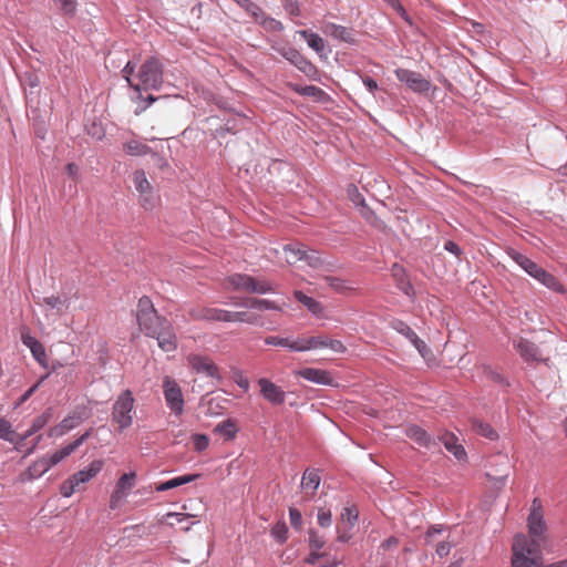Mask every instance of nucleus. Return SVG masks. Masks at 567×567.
<instances>
[{
	"label": "nucleus",
	"mask_w": 567,
	"mask_h": 567,
	"mask_svg": "<svg viewBox=\"0 0 567 567\" xmlns=\"http://www.w3.org/2000/svg\"><path fill=\"white\" fill-rule=\"evenodd\" d=\"M511 567H545L539 542L524 534L514 537Z\"/></svg>",
	"instance_id": "obj_1"
},
{
	"label": "nucleus",
	"mask_w": 567,
	"mask_h": 567,
	"mask_svg": "<svg viewBox=\"0 0 567 567\" xmlns=\"http://www.w3.org/2000/svg\"><path fill=\"white\" fill-rule=\"evenodd\" d=\"M508 257L515 261L527 275L537 280L540 285L547 289L557 292L565 293L566 289L563 284L553 274L548 272L542 266L529 259L527 256L517 251L514 248L506 250Z\"/></svg>",
	"instance_id": "obj_2"
},
{
	"label": "nucleus",
	"mask_w": 567,
	"mask_h": 567,
	"mask_svg": "<svg viewBox=\"0 0 567 567\" xmlns=\"http://www.w3.org/2000/svg\"><path fill=\"white\" fill-rule=\"evenodd\" d=\"M89 436V433H84L79 439L73 441L72 443L56 450L50 455L43 456L37 460L32 465L29 466L27 472L23 474L25 478L33 480L41 477L45 474L52 466L59 464L69 455H71L76 449H79L84 440Z\"/></svg>",
	"instance_id": "obj_3"
},
{
	"label": "nucleus",
	"mask_w": 567,
	"mask_h": 567,
	"mask_svg": "<svg viewBox=\"0 0 567 567\" xmlns=\"http://www.w3.org/2000/svg\"><path fill=\"white\" fill-rule=\"evenodd\" d=\"M134 396L131 390H124L115 400L112 409V421L116 433H123L133 424Z\"/></svg>",
	"instance_id": "obj_4"
},
{
	"label": "nucleus",
	"mask_w": 567,
	"mask_h": 567,
	"mask_svg": "<svg viewBox=\"0 0 567 567\" xmlns=\"http://www.w3.org/2000/svg\"><path fill=\"white\" fill-rule=\"evenodd\" d=\"M136 321L140 330L147 337L154 330L162 326L168 319L158 315L153 301L147 296L140 298L135 312Z\"/></svg>",
	"instance_id": "obj_5"
},
{
	"label": "nucleus",
	"mask_w": 567,
	"mask_h": 567,
	"mask_svg": "<svg viewBox=\"0 0 567 567\" xmlns=\"http://www.w3.org/2000/svg\"><path fill=\"white\" fill-rule=\"evenodd\" d=\"M137 76L144 91H158L164 83V65L156 56H150L142 63Z\"/></svg>",
	"instance_id": "obj_6"
},
{
	"label": "nucleus",
	"mask_w": 567,
	"mask_h": 567,
	"mask_svg": "<svg viewBox=\"0 0 567 567\" xmlns=\"http://www.w3.org/2000/svg\"><path fill=\"white\" fill-rule=\"evenodd\" d=\"M198 317L206 321L258 324V316L246 311H228L219 308H204L200 310Z\"/></svg>",
	"instance_id": "obj_7"
},
{
	"label": "nucleus",
	"mask_w": 567,
	"mask_h": 567,
	"mask_svg": "<svg viewBox=\"0 0 567 567\" xmlns=\"http://www.w3.org/2000/svg\"><path fill=\"white\" fill-rule=\"evenodd\" d=\"M227 280L235 290L258 295H266L275 291L274 286L269 281L259 280L246 274H233L227 278Z\"/></svg>",
	"instance_id": "obj_8"
},
{
	"label": "nucleus",
	"mask_w": 567,
	"mask_h": 567,
	"mask_svg": "<svg viewBox=\"0 0 567 567\" xmlns=\"http://www.w3.org/2000/svg\"><path fill=\"white\" fill-rule=\"evenodd\" d=\"M132 182L136 193L138 194L140 205L145 210L154 209L159 198L148 182L145 172L143 169H136L132 175Z\"/></svg>",
	"instance_id": "obj_9"
},
{
	"label": "nucleus",
	"mask_w": 567,
	"mask_h": 567,
	"mask_svg": "<svg viewBox=\"0 0 567 567\" xmlns=\"http://www.w3.org/2000/svg\"><path fill=\"white\" fill-rule=\"evenodd\" d=\"M163 392L168 409L175 415H181L184 410V396L178 383L171 377L163 380Z\"/></svg>",
	"instance_id": "obj_10"
},
{
	"label": "nucleus",
	"mask_w": 567,
	"mask_h": 567,
	"mask_svg": "<svg viewBox=\"0 0 567 567\" xmlns=\"http://www.w3.org/2000/svg\"><path fill=\"white\" fill-rule=\"evenodd\" d=\"M394 74L401 83L414 93H426L431 89V82L416 71L399 68L394 71Z\"/></svg>",
	"instance_id": "obj_11"
},
{
	"label": "nucleus",
	"mask_w": 567,
	"mask_h": 567,
	"mask_svg": "<svg viewBox=\"0 0 567 567\" xmlns=\"http://www.w3.org/2000/svg\"><path fill=\"white\" fill-rule=\"evenodd\" d=\"M148 337L155 339L164 352H174L178 347L175 329L169 320L164 321Z\"/></svg>",
	"instance_id": "obj_12"
},
{
	"label": "nucleus",
	"mask_w": 567,
	"mask_h": 567,
	"mask_svg": "<svg viewBox=\"0 0 567 567\" xmlns=\"http://www.w3.org/2000/svg\"><path fill=\"white\" fill-rule=\"evenodd\" d=\"M187 362L197 374L218 381L223 379L219 368L206 355L192 353L187 357Z\"/></svg>",
	"instance_id": "obj_13"
},
{
	"label": "nucleus",
	"mask_w": 567,
	"mask_h": 567,
	"mask_svg": "<svg viewBox=\"0 0 567 567\" xmlns=\"http://www.w3.org/2000/svg\"><path fill=\"white\" fill-rule=\"evenodd\" d=\"M136 474L134 472L124 473L116 482L115 488L109 499V508L120 507L121 502L128 495L135 484Z\"/></svg>",
	"instance_id": "obj_14"
},
{
	"label": "nucleus",
	"mask_w": 567,
	"mask_h": 567,
	"mask_svg": "<svg viewBox=\"0 0 567 567\" xmlns=\"http://www.w3.org/2000/svg\"><path fill=\"white\" fill-rule=\"evenodd\" d=\"M258 385L261 396L272 405H280L286 400V392L267 378H260Z\"/></svg>",
	"instance_id": "obj_15"
},
{
	"label": "nucleus",
	"mask_w": 567,
	"mask_h": 567,
	"mask_svg": "<svg viewBox=\"0 0 567 567\" xmlns=\"http://www.w3.org/2000/svg\"><path fill=\"white\" fill-rule=\"evenodd\" d=\"M323 32L331 38L342 41L347 44H357V32L353 28L340 25L333 22H327L323 27Z\"/></svg>",
	"instance_id": "obj_16"
},
{
	"label": "nucleus",
	"mask_w": 567,
	"mask_h": 567,
	"mask_svg": "<svg viewBox=\"0 0 567 567\" xmlns=\"http://www.w3.org/2000/svg\"><path fill=\"white\" fill-rule=\"evenodd\" d=\"M271 50H274L275 52L280 54L285 60H287L290 64H292L298 71L309 60L303 54H301L296 48H293L289 44L275 42L271 44Z\"/></svg>",
	"instance_id": "obj_17"
},
{
	"label": "nucleus",
	"mask_w": 567,
	"mask_h": 567,
	"mask_svg": "<svg viewBox=\"0 0 567 567\" xmlns=\"http://www.w3.org/2000/svg\"><path fill=\"white\" fill-rule=\"evenodd\" d=\"M527 525L532 537H540L546 530L542 514V505L537 498L533 501L530 513L527 518Z\"/></svg>",
	"instance_id": "obj_18"
},
{
	"label": "nucleus",
	"mask_w": 567,
	"mask_h": 567,
	"mask_svg": "<svg viewBox=\"0 0 567 567\" xmlns=\"http://www.w3.org/2000/svg\"><path fill=\"white\" fill-rule=\"evenodd\" d=\"M514 348L525 362H540L544 360L538 346L527 339L519 338L515 340Z\"/></svg>",
	"instance_id": "obj_19"
},
{
	"label": "nucleus",
	"mask_w": 567,
	"mask_h": 567,
	"mask_svg": "<svg viewBox=\"0 0 567 567\" xmlns=\"http://www.w3.org/2000/svg\"><path fill=\"white\" fill-rule=\"evenodd\" d=\"M132 89L134 91L132 95V100L135 102H138L137 109L135 110V114H140L141 112H144L148 106H151L154 102L163 99V101H169L171 99H178L179 95L168 96H155L153 94H147L144 96L142 94V86L140 84L132 85Z\"/></svg>",
	"instance_id": "obj_20"
},
{
	"label": "nucleus",
	"mask_w": 567,
	"mask_h": 567,
	"mask_svg": "<svg viewBox=\"0 0 567 567\" xmlns=\"http://www.w3.org/2000/svg\"><path fill=\"white\" fill-rule=\"evenodd\" d=\"M297 374L316 384L320 385H333V378L327 370L317 368H303L297 372Z\"/></svg>",
	"instance_id": "obj_21"
},
{
	"label": "nucleus",
	"mask_w": 567,
	"mask_h": 567,
	"mask_svg": "<svg viewBox=\"0 0 567 567\" xmlns=\"http://www.w3.org/2000/svg\"><path fill=\"white\" fill-rule=\"evenodd\" d=\"M437 440L444 445L446 451H449L457 461L466 460V451L462 444L458 443V439L455 434L451 432H445L444 434L437 436Z\"/></svg>",
	"instance_id": "obj_22"
},
{
	"label": "nucleus",
	"mask_w": 567,
	"mask_h": 567,
	"mask_svg": "<svg viewBox=\"0 0 567 567\" xmlns=\"http://www.w3.org/2000/svg\"><path fill=\"white\" fill-rule=\"evenodd\" d=\"M405 434L409 439H411L422 447L430 449L436 445V440L419 425L413 424L408 426L405 430Z\"/></svg>",
	"instance_id": "obj_23"
},
{
	"label": "nucleus",
	"mask_w": 567,
	"mask_h": 567,
	"mask_svg": "<svg viewBox=\"0 0 567 567\" xmlns=\"http://www.w3.org/2000/svg\"><path fill=\"white\" fill-rule=\"evenodd\" d=\"M245 116L235 114L226 118L224 124L215 128L214 137L220 138L226 134H236L244 125Z\"/></svg>",
	"instance_id": "obj_24"
},
{
	"label": "nucleus",
	"mask_w": 567,
	"mask_h": 567,
	"mask_svg": "<svg viewBox=\"0 0 567 567\" xmlns=\"http://www.w3.org/2000/svg\"><path fill=\"white\" fill-rule=\"evenodd\" d=\"M81 423V416L73 413L64 417L58 425L53 426L50 432V437H60L76 427Z\"/></svg>",
	"instance_id": "obj_25"
},
{
	"label": "nucleus",
	"mask_w": 567,
	"mask_h": 567,
	"mask_svg": "<svg viewBox=\"0 0 567 567\" xmlns=\"http://www.w3.org/2000/svg\"><path fill=\"white\" fill-rule=\"evenodd\" d=\"M103 462L102 461H94L90 464V466L85 470L79 471L78 473L73 474L71 477L73 478L74 484L78 485V487L81 484H84L89 481H91L93 477L96 476V474L102 470Z\"/></svg>",
	"instance_id": "obj_26"
},
{
	"label": "nucleus",
	"mask_w": 567,
	"mask_h": 567,
	"mask_svg": "<svg viewBox=\"0 0 567 567\" xmlns=\"http://www.w3.org/2000/svg\"><path fill=\"white\" fill-rule=\"evenodd\" d=\"M293 296L296 300L302 303L312 315L319 316L322 312L323 307L321 302L312 297L307 296L303 291L295 290Z\"/></svg>",
	"instance_id": "obj_27"
},
{
	"label": "nucleus",
	"mask_w": 567,
	"mask_h": 567,
	"mask_svg": "<svg viewBox=\"0 0 567 567\" xmlns=\"http://www.w3.org/2000/svg\"><path fill=\"white\" fill-rule=\"evenodd\" d=\"M297 33L303 38L310 49L317 53H321L324 50L323 39L311 30H298Z\"/></svg>",
	"instance_id": "obj_28"
},
{
	"label": "nucleus",
	"mask_w": 567,
	"mask_h": 567,
	"mask_svg": "<svg viewBox=\"0 0 567 567\" xmlns=\"http://www.w3.org/2000/svg\"><path fill=\"white\" fill-rule=\"evenodd\" d=\"M389 327L393 329L395 332L403 336L411 343L419 337L416 332L405 321L401 319H392L389 323Z\"/></svg>",
	"instance_id": "obj_29"
},
{
	"label": "nucleus",
	"mask_w": 567,
	"mask_h": 567,
	"mask_svg": "<svg viewBox=\"0 0 567 567\" xmlns=\"http://www.w3.org/2000/svg\"><path fill=\"white\" fill-rule=\"evenodd\" d=\"M321 478L317 468H307L301 478V487L311 489L313 493L318 489Z\"/></svg>",
	"instance_id": "obj_30"
},
{
	"label": "nucleus",
	"mask_w": 567,
	"mask_h": 567,
	"mask_svg": "<svg viewBox=\"0 0 567 567\" xmlns=\"http://www.w3.org/2000/svg\"><path fill=\"white\" fill-rule=\"evenodd\" d=\"M291 89L295 93L301 96L315 97L318 101H321L327 95L322 89L316 85L292 84Z\"/></svg>",
	"instance_id": "obj_31"
},
{
	"label": "nucleus",
	"mask_w": 567,
	"mask_h": 567,
	"mask_svg": "<svg viewBox=\"0 0 567 567\" xmlns=\"http://www.w3.org/2000/svg\"><path fill=\"white\" fill-rule=\"evenodd\" d=\"M309 550V554L303 558L305 564L316 565L320 559H326L323 564H320V567H334L337 565V560L334 558L330 559L326 551L312 549Z\"/></svg>",
	"instance_id": "obj_32"
},
{
	"label": "nucleus",
	"mask_w": 567,
	"mask_h": 567,
	"mask_svg": "<svg viewBox=\"0 0 567 567\" xmlns=\"http://www.w3.org/2000/svg\"><path fill=\"white\" fill-rule=\"evenodd\" d=\"M214 432L223 435L225 440H234L238 432V427L236 422L231 419H226L218 424H216Z\"/></svg>",
	"instance_id": "obj_33"
},
{
	"label": "nucleus",
	"mask_w": 567,
	"mask_h": 567,
	"mask_svg": "<svg viewBox=\"0 0 567 567\" xmlns=\"http://www.w3.org/2000/svg\"><path fill=\"white\" fill-rule=\"evenodd\" d=\"M472 429L476 434L484 436L491 441H494L498 437V434L493 429V426L486 422L481 421V420L474 419L472 421Z\"/></svg>",
	"instance_id": "obj_34"
},
{
	"label": "nucleus",
	"mask_w": 567,
	"mask_h": 567,
	"mask_svg": "<svg viewBox=\"0 0 567 567\" xmlns=\"http://www.w3.org/2000/svg\"><path fill=\"white\" fill-rule=\"evenodd\" d=\"M239 8L245 10L256 21H259V17H262V9L251 0H233Z\"/></svg>",
	"instance_id": "obj_35"
},
{
	"label": "nucleus",
	"mask_w": 567,
	"mask_h": 567,
	"mask_svg": "<svg viewBox=\"0 0 567 567\" xmlns=\"http://www.w3.org/2000/svg\"><path fill=\"white\" fill-rule=\"evenodd\" d=\"M307 542L309 549L312 550H321L327 544L324 536L315 528H309Z\"/></svg>",
	"instance_id": "obj_36"
},
{
	"label": "nucleus",
	"mask_w": 567,
	"mask_h": 567,
	"mask_svg": "<svg viewBox=\"0 0 567 567\" xmlns=\"http://www.w3.org/2000/svg\"><path fill=\"white\" fill-rule=\"evenodd\" d=\"M324 281L331 289L340 293H344L349 290H352V286L349 284V281L339 277L327 276L324 278Z\"/></svg>",
	"instance_id": "obj_37"
},
{
	"label": "nucleus",
	"mask_w": 567,
	"mask_h": 567,
	"mask_svg": "<svg viewBox=\"0 0 567 567\" xmlns=\"http://www.w3.org/2000/svg\"><path fill=\"white\" fill-rule=\"evenodd\" d=\"M250 308L258 310H272V311H282V306L277 303L276 301L269 299H254L250 303Z\"/></svg>",
	"instance_id": "obj_38"
},
{
	"label": "nucleus",
	"mask_w": 567,
	"mask_h": 567,
	"mask_svg": "<svg viewBox=\"0 0 567 567\" xmlns=\"http://www.w3.org/2000/svg\"><path fill=\"white\" fill-rule=\"evenodd\" d=\"M124 151L130 155H146L151 148L137 141H130L124 144Z\"/></svg>",
	"instance_id": "obj_39"
},
{
	"label": "nucleus",
	"mask_w": 567,
	"mask_h": 567,
	"mask_svg": "<svg viewBox=\"0 0 567 567\" xmlns=\"http://www.w3.org/2000/svg\"><path fill=\"white\" fill-rule=\"evenodd\" d=\"M271 536L279 543L285 544L288 538V526L285 522L276 523L270 530Z\"/></svg>",
	"instance_id": "obj_40"
},
{
	"label": "nucleus",
	"mask_w": 567,
	"mask_h": 567,
	"mask_svg": "<svg viewBox=\"0 0 567 567\" xmlns=\"http://www.w3.org/2000/svg\"><path fill=\"white\" fill-rule=\"evenodd\" d=\"M391 276L393 277L395 287L402 285L405 281H410V278H409V275H408L405 268L398 262H394L391 266Z\"/></svg>",
	"instance_id": "obj_41"
},
{
	"label": "nucleus",
	"mask_w": 567,
	"mask_h": 567,
	"mask_svg": "<svg viewBox=\"0 0 567 567\" xmlns=\"http://www.w3.org/2000/svg\"><path fill=\"white\" fill-rule=\"evenodd\" d=\"M260 24L267 30V31H274V32H280L284 30V24L271 17H268L262 11V17H259Z\"/></svg>",
	"instance_id": "obj_42"
},
{
	"label": "nucleus",
	"mask_w": 567,
	"mask_h": 567,
	"mask_svg": "<svg viewBox=\"0 0 567 567\" xmlns=\"http://www.w3.org/2000/svg\"><path fill=\"white\" fill-rule=\"evenodd\" d=\"M309 267L317 269L320 268L322 255L315 249H307V252L301 257Z\"/></svg>",
	"instance_id": "obj_43"
},
{
	"label": "nucleus",
	"mask_w": 567,
	"mask_h": 567,
	"mask_svg": "<svg viewBox=\"0 0 567 567\" xmlns=\"http://www.w3.org/2000/svg\"><path fill=\"white\" fill-rule=\"evenodd\" d=\"M87 134L91 135L93 138L101 141L105 136V127L102 121L99 123L93 120L90 124L86 125Z\"/></svg>",
	"instance_id": "obj_44"
},
{
	"label": "nucleus",
	"mask_w": 567,
	"mask_h": 567,
	"mask_svg": "<svg viewBox=\"0 0 567 567\" xmlns=\"http://www.w3.org/2000/svg\"><path fill=\"white\" fill-rule=\"evenodd\" d=\"M299 71L310 81L319 82L321 80L320 70L310 60H308Z\"/></svg>",
	"instance_id": "obj_45"
},
{
	"label": "nucleus",
	"mask_w": 567,
	"mask_h": 567,
	"mask_svg": "<svg viewBox=\"0 0 567 567\" xmlns=\"http://www.w3.org/2000/svg\"><path fill=\"white\" fill-rule=\"evenodd\" d=\"M264 341L267 346L281 347L290 351L291 337L268 336Z\"/></svg>",
	"instance_id": "obj_46"
},
{
	"label": "nucleus",
	"mask_w": 567,
	"mask_h": 567,
	"mask_svg": "<svg viewBox=\"0 0 567 567\" xmlns=\"http://www.w3.org/2000/svg\"><path fill=\"white\" fill-rule=\"evenodd\" d=\"M341 518L347 522L350 527H353L359 518L358 508L354 505L344 507L341 512Z\"/></svg>",
	"instance_id": "obj_47"
},
{
	"label": "nucleus",
	"mask_w": 567,
	"mask_h": 567,
	"mask_svg": "<svg viewBox=\"0 0 567 567\" xmlns=\"http://www.w3.org/2000/svg\"><path fill=\"white\" fill-rule=\"evenodd\" d=\"M284 250L287 254L288 262H296V261L302 260L303 258H301V257L303 256L305 252H307L306 248H302V247L296 248L292 245H286L284 247Z\"/></svg>",
	"instance_id": "obj_48"
},
{
	"label": "nucleus",
	"mask_w": 567,
	"mask_h": 567,
	"mask_svg": "<svg viewBox=\"0 0 567 567\" xmlns=\"http://www.w3.org/2000/svg\"><path fill=\"white\" fill-rule=\"evenodd\" d=\"M310 337H301L297 339L291 338L290 351L292 352H306L311 350Z\"/></svg>",
	"instance_id": "obj_49"
},
{
	"label": "nucleus",
	"mask_w": 567,
	"mask_h": 567,
	"mask_svg": "<svg viewBox=\"0 0 567 567\" xmlns=\"http://www.w3.org/2000/svg\"><path fill=\"white\" fill-rule=\"evenodd\" d=\"M485 374L488 380L503 388H507L511 385L509 381L503 374L493 370L491 367L485 369Z\"/></svg>",
	"instance_id": "obj_50"
},
{
	"label": "nucleus",
	"mask_w": 567,
	"mask_h": 567,
	"mask_svg": "<svg viewBox=\"0 0 567 567\" xmlns=\"http://www.w3.org/2000/svg\"><path fill=\"white\" fill-rule=\"evenodd\" d=\"M391 7L408 24L412 25V19L400 2V0H383Z\"/></svg>",
	"instance_id": "obj_51"
},
{
	"label": "nucleus",
	"mask_w": 567,
	"mask_h": 567,
	"mask_svg": "<svg viewBox=\"0 0 567 567\" xmlns=\"http://www.w3.org/2000/svg\"><path fill=\"white\" fill-rule=\"evenodd\" d=\"M192 517L190 514L171 512L166 514L165 522L168 526L174 527L176 524H182Z\"/></svg>",
	"instance_id": "obj_52"
},
{
	"label": "nucleus",
	"mask_w": 567,
	"mask_h": 567,
	"mask_svg": "<svg viewBox=\"0 0 567 567\" xmlns=\"http://www.w3.org/2000/svg\"><path fill=\"white\" fill-rule=\"evenodd\" d=\"M49 419H50L49 412L35 417L33 420L30 429L25 432L24 436L25 437L31 436L34 433H37L38 431H40L49 422Z\"/></svg>",
	"instance_id": "obj_53"
},
{
	"label": "nucleus",
	"mask_w": 567,
	"mask_h": 567,
	"mask_svg": "<svg viewBox=\"0 0 567 567\" xmlns=\"http://www.w3.org/2000/svg\"><path fill=\"white\" fill-rule=\"evenodd\" d=\"M412 346L416 349V351L419 352V354L425 360V361H429L432 357H433V353L431 351V349L427 347V344L422 340L420 339L419 337L412 342Z\"/></svg>",
	"instance_id": "obj_54"
},
{
	"label": "nucleus",
	"mask_w": 567,
	"mask_h": 567,
	"mask_svg": "<svg viewBox=\"0 0 567 567\" xmlns=\"http://www.w3.org/2000/svg\"><path fill=\"white\" fill-rule=\"evenodd\" d=\"M194 450L196 452L205 451L209 445V439L206 434L196 433L192 436Z\"/></svg>",
	"instance_id": "obj_55"
},
{
	"label": "nucleus",
	"mask_w": 567,
	"mask_h": 567,
	"mask_svg": "<svg viewBox=\"0 0 567 567\" xmlns=\"http://www.w3.org/2000/svg\"><path fill=\"white\" fill-rule=\"evenodd\" d=\"M318 525L322 528L330 527L332 524V515L328 508H319L317 514Z\"/></svg>",
	"instance_id": "obj_56"
},
{
	"label": "nucleus",
	"mask_w": 567,
	"mask_h": 567,
	"mask_svg": "<svg viewBox=\"0 0 567 567\" xmlns=\"http://www.w3.org/2000/svg\"><path fill=\"white\" fill-rule=\"evenodd\" d=\"M52 1L65 14H72L76 10V1L75 0H52Z\"/></svg>",
	"instance_id": "obj_57"
},
{
	"label": "nucleus",
	"mask_w": 567,
	"mask_h": 567,
	"mask_svg": "<svg viewBox=\"0 0 567 567\" xmlns=\"http://www.w3.org/2000/svg\"><path fill=\"white\" fill-rule=\"evenodd\" d=\"M290 525L296 530H300L302 527V515L301 512L295 507L289 508Z\"/></svg>",
	"instance_id": "obj_58"
},
{
	"label": "nucleus",
	"mask_w": 567,
	"mask_h": 567,
	"mask_svg": "<svg viewBox=\"0 0 567 567\" xmlns=\"http://www.w3.org/2000/svg\"><path fill=\"white\" fill-rule=\"evenodd\" d=\"M44 303L51 309H56L59 312H62L66 309L65 301L60 299L59 297H47L43 299Z\"/></svg>",
	"instance_id": "obj_59"
},
{
	"label": "nucleus",
	"mask_w": 567,
	"mask_h": 567,
	"mask_svg": "<svg viewBox=\"0 0 567 567\" xmlns=\"http://www.w3.org/2000/svg\"><path fill=\"white\" fill-rule=\"evenodd\" d=\"M339 268L338 260L328 256H322L321 265L318 270L322 271H334Z\"/></svg>",
	"instance_id": "obj_60"
},
{
	"label": "nucleus",
	"mask_w": 567,
	"mask_h": 567,
	"mask_svg": "<svg viewBox=\"0 0 567 567\" xmlns=\"http://www.w3.org/2000/svg\"><path fill=\"white\" fill-rule=\"evenodd\" d=\"M0 437L6 441H13V431L8 421L0 417Z\"/></svg>",
	"instance_id": "obj_61"
},
{
	"label": "nucleus",
	"mask_w": 567,
	"mask_h": 567,
	"mask_svg": "<svg viewBox=\"0 0 567 567\" xmlns=\"http://www.w3.org/2000/svg\"><path fill=\"white\" fill-rule=\"evenodd\" d=\"M284 9L291 17L300 16V7L297 0H286L284 3Z\"/></svg>",
	"instance_id": "obj_62"
},
{
	"label": "nucleus",
	"mask_w": 567,
	"mask_h": 567,
	"mask_svg": "<svg viewBox=\"0 0 567 567\" xmlns=\"http://www.w3.org/2000/svg\"><path fill=\"white\" fill-rule=\"evenodd\" d=\"M78 488L79 487L74 484L73 478L70 477L61 485L60 491L64 497H70L75 491H78Z\"/></svg>",
	"instance_id": "obj_63"
},
{
	"label": "nucleus",
	"mask_w": 567,
	"mask_h": 567,
	"mask_svg": "<svg viewBox=\"0 0 567 567\" xmlns=\"http://www.w3.org/2000/svg\"><path fill=\"white\" fill-rule=\"evenodd\" d=\"M31 353L41 365L45 367L47 355L44 348L40 342L35 347H32Z\"/></svg>",
	"instance_id": "obj_64"
}]
</instances>
